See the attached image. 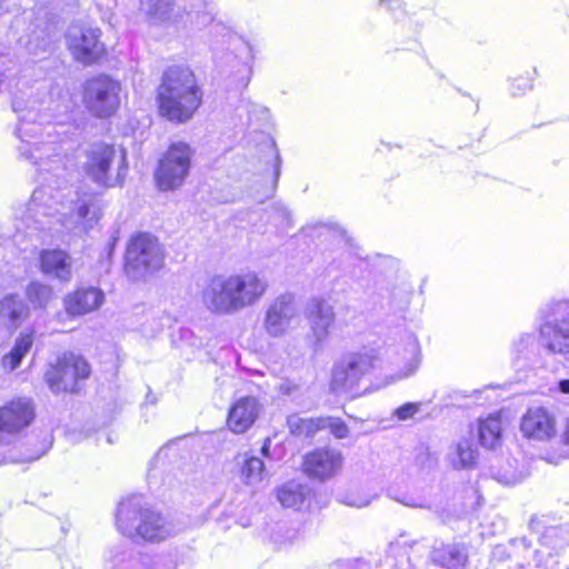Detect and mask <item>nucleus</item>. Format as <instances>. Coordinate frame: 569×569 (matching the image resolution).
I'll use <instances>...</instances> for the list:
<instances>
[{
    "mask_svg": "<svg viewBox=\"0 0 569 569\" xmlns=\"http://www.w3.org/2000/svg\"><path fill=\"white\" fill-rule=\"evenodd\" d=\"M39 114L34 110H28L19 114V124L16 134L20 139L18 152L21 158L37 167L41 182L48 183L52 173L60 177L64 171L60 132L52 123L38 122ZM59 194H51L46 186L37 188L21 218V224L26 233L32 237L36 231H50L53 220L73 232L88 231L98 220L96 197L93 194L79 196L70 199L69 206L58 202Z\"/></svg>",
    "mask_w": 569,
    "mask_h": 569,
    "instance_id": "1",
    "label": "nucleus"
},
{
    "mask_svg": "<svg viewBox=\"0 0 569 569\" xmlns=\"http://www.w3.org/2000/svg\"><path fill=\"white\" fill-rule=\"evenodd\" d=\"M267 288V281L254 271L218 274L203 288L201 299L211 313L233 315L257 303Z\"/></svg>",
    "mask_w": 569,
    "mask_h": 569,
    "instance_id": "2",
    "label": "nucleus"
},
{
    "mask_svg": "<svg viewBox=\"0 0 569 569\" xmlns=\"http://www.w3.org/2000/svg\"><path fill=\"white\" fill-rule=\"evenodd\" d=\"M202 101L193 72L181 66L168 68L157 89L159 114L176 123L189 121Z\"/></svg>",
    "mask_w": 569,
    "mask_h": 569,
    "instance_id": "3",
    "label": "nucleus"
},
{
    "mask_svg": "<svg viewBox=\"0 0 569 569\" xmlns=\"http://www.w3.org/2000/svg\"><path fill=\"white\" fill-rule=\"evenodd\" d=\"M118 531L132 541L160 542L179 531L176 525L139 496L122 500L117 510Z\"/></svg>",
    "mask_w": 569,
    "mask_h": 569,
    "instance_id": "4",
    "label": "nucleus"
},
{
    "mask_svg": "<svg viewBox=\"0 0 569 569\" xmlns=\"http://www.w3.org/2000/svg\"><path fill=\"white\" fill-rule=\"evenodd\" d=\"M84 174L96 184L112 188L121 186L128 172L126 152L118 156L113 144L93 142L84 151L81 164Z\"/></svg>",
    "mask_w": 569,
    "mask_h": 569,
    "instance_id": "5",
    "label": "nucleus"
},
{
    "mask_svg": "<svg viewBox=\"0 0 569 569\" xmlns=\"http://www.w3.org/2000/svg\"><path fill=\"white\" fill-rule=\"evenodd\" d=\"M539 343L551 355L569 353V299H552L539 309Z\"/></svg>",
    "mask_w": 569,
    "mask_h": 569,
    "instance_id": "6",
    "label": "nucleus"
},
{
    "mask_svg": "<svg viewBox=\"0 0 569 569\" xmlns=\"http://www.w3.org/2000/svg\"><path fill=\"white\" fill-rule=\"evenodd\" d=\"M377 360L372 351L351 352L341 357L331 369V391L351 398L359 396L360 383L375 369Z\"/></svg>",
    "mask_w": 569,
    "mask_h": 569,
    "instance_id": "7",
    "label": "nucleus"
},
{
    "mask_svg": "<svg viewBox=\"0 0 569 569\" xmlns=\"http://www.w3.org/2000/svg\"><path fill=\"white\" fill-rule=\"evenodd\" d=\"M164 254L157 238L149 233L132 237L126 251L124 271L132 280H141L160 270Z\"/></svg>",
    "mask_w": 569,
    "mask_h": 569,
    "instance_id": "8",
    "label": "nucleus"
},
{
    "mask_svg": "<svg viewBox=\"0 0 569 569\" xmlns=\"http://www.w3.org/2000/svg\"><path fill=\"white\" fill-rule=\"evenodd\" d=\"M121 83L106 74L87 80L83 88V103L97 118H108L120 106Z\"/></svg>",
    "mask_w": 569,
    "mask_h": 569,
    "instance_id": "9",
    "label": "nucleus"
},
{
    "mask_svg": "<svg viewBox=\"0 0 569 569\" xmlns=\"http://www.w3.org/2000/svg\"><path fill=\"white\" fill-rule=\"evenodd\" d=\"M104 569H177L171 558H152L127 542L110 546L103 556Z\"/></svg>",
    "mask_w": 569,
    "mask_h": 569,
    "instance_id": "10",
    "label": "nucleus"
},
{
    "mask_svg": "<svg viewBox=\"0 0 569 569\" xmlns=\"http://www.w3.org/2000/svg\"><path fill=\"white\" fill-rule=\"evenodd\" d=\"M191 156V148L184 142H176L169 147L156 171L160 190H172L182 184L190 170Z\"/></svg>",
    "mask_w": 569,
    "mask_h": 569,
    "instance_id": "11",
    "label": "nucleus"
},
{
    "mask_svg": "<svg viewBox=\"0 0 569 569\" xmlns=\"http://www.w3.org/2000/svg\"><path fill=\"white\" fill-rule=\"evenodd\" d=\"M90 375L89 363L78 355L64 352L46 372L44 378L49 388L58 393L76 392L78 380L87 379Z\"/></svg>",
    "mask_w": 569,
    "mask_h": 569,
    "instance_id": "12",
    "label": "nucleus"
},
{
    "mask_svg": "<svg viewBox=\"0 0 569 569\" xmlns=\"http://www.w3.org/2000/svg\"><path fill=\"white\" fill-rule=\"evenodd\" d=\"M30 398L19 397L0 407V446L12 443L34 420Z\"/></svg>",
    "mask_w": 569,
    "mask_h": 569,
    "instance_id": "13",
    "label": "nucleus"
},
{
    "mask_svg": "<svg viewBox=\"0 0 569 569\" xmlns=\"http://www.w3.org/2000/svg\"><path fill=\"white\" fill-rule=\"evenodd\" d=\"M140 10L149 27L178 29L184 16L192 19V8L188 9L176 0H140Z\"/></svg>",
    "mask_w": 569,
    "mask_h": 569,
    "instance_id": "14",
    "label": "nucleus"
},
{
    "mask_svg": "<svg viewBox=\"0 0 569 569\" xmlns=\"http://www.w3.org/2000/svg\"><path fill=\"white\" fill-rule=\"evenodd\" d=\"M101 30L92 27L71 26L66 34L67 44L74 59L84 64L96 62L104 52L100 41Z\"/></svg>",
    "mask_w": 569,
    "mask_h": 569,
    "instance_id": "15",
    "label": "nucleus"
},
{
    "mask_svg": "<svg viewBox=\"0 0 569 569\" xmlns=\"http://www.w3.org/2000/svg\"><path fill=\"white\" fill-rule=\"evenodd\" d=\"M390 362L399 370L388 377V382L393 383L411 377L418 370L421 361V350L417 337L406 332L401 340L388 350Z\"/></svg>",
    "mask_w": 569,
    "mask_h": 569,
    "instance_id": "16",
    "label": "nucleus"
},
{
    "mask_svg": "<svg viewBox=\"0 0 569 569\" xmlns=\"http://www.w3.org/2000/svg\"><path fill=\"white\" fill-rule=\"evenodd\" d=\"M306 317L310 325L312 348L319 351L326 345L336 320L333 307L326 299L315 297L306 306Z\"/></svg>",
    "mask_w": 569,
    "mask_h": 569,
    "instance_id": "17",
    "label": "nucleus"
},
{
    "mask_svg": "<svg viewBox=\"0 0 569 569\" xmlns=\"http://www.w3.org/2000/svg\"><path fill=\"white\" fill-rule=\"evenodd\" d=\"M298 316L295 297L290 293L280 295L266 309L263 328L270 337H282Z\"/></svg>",
    "mask_w": 569,
    "mask_h": 569,
    "instance_id": "18",
    "label": "nucleus"
},
{
    "mask_svg": "<svg viewBox=\"0 0 569 569\" xmlns=\"http://www.w3.org/2000/svg\"><path fill=\"white\" fill-rule=\"evenodd\" d=\"M302 232L312 240H318L320 246H328L339 258L347 254L358 256L352 240L338 224L318 222L305 227Z\"/></svg>",
    "mask_w": 569,
    "mask_h": 569,
    "instance_id": "19",
    "label": "nucleus"
},
{
    "mask_svg": "<svg viewBox=\"0 0 569 569\" xmlns=\"http://www.w3.org/2000/svg\"><path fill=\"white\" fill-rule=\"evenodd\" d=\"M262 164L257 173V182L261 184V190L257 189L252 192V197L259 202L274 194L281 174V157L273 140L269 141L264 148Z\"/></svg>",
    "mask_w": 569,
    "mask_h": 569,
    "instance_id": "20",
    "label": "nucleus"
},
{
    "mask_svg": "<svg viewBox=\"0 0 569 569\" xmlns=\"http://www.w3.org/2000/svg\"><path fill=\"white\" fill-rule=\"evenodd\" d=\"M520 431L530 440L549 441L556 437V418L545 407H530L521 418Z\"/></svg>",
    "mask_w": 569,
    "mask_h": 569,
    "instance_id": "21",
    "label": "nucleus"
},
{
    "mask_svg": "<svg viewBox=\"0 0 569 569\" xmlns=\"http://www.w3.org/2000/svg\"><path fill=\"white\" fill-rule=\"evenodd\" d=\"M342 453L332 448H320L305 456L303 471L310 478L321 481L335 477L341 469Z\"/></svg>",
    "mask_w": 569,
    "mask_h": 569,
    "instance_id": "22",
    "label": "nucleus"
},
{
    "mask_svg": "<svg viewBox=\"0 0 569 569\" xmlns=\"http://www.w3.org/2000/svg\"><path fill=\"white\" fill-rule=\"evenodd\" d=\"M104 302V292L93 286L80 287L63 298V308L70 317H81L99 309Z\"/></svg>",
    "mask_w": 569,
    "mask_h": 569,
    "instance_id": "23",
    "label": "nucleus"
},
{
    "mask_svg": "<svg viewBox=\"0 0 569 569\" xmlns=\"http://www.w3.org/2000/svg\"><path fill=\"white\" fill-rule=\"evenodd\" d=\"M429 558L443 569H466L469 562L468 547L463 542H435Z\"/></svg>",
    "mask_w": 569,
    "mask_h": 569,
    "instance_id": "24",
    "label": "nucleus"
},
{
    "mask_svg": "<svg viewBox=\"0 0 569 569\" xmlns=\"http://www.w3.org/2000/svg\"><path fill=\"white\" fill-rule=\"evenodd\" d=\"M531 528L539 532V542L549 550V556L569 545V522L551 523L549 519L531 520Z\"/></svg>",
    "mask_w": 569,
    "mask_h": 569,
    "instance_id": "25",
    "label": "nucleus"
},
{
    "mask_svg": "<svg viewBox=\"0 0 569 569\" xmlns=\"http://www.w3.org/2000/svg\"><path fill=\"white\" fill-rule=\"evenodd\" d=\"M260 412V403L254 397H242L230 408L227 423L234 433L246 432L256 421Z\"/></svg>",
    "mask_w": 569,
    "mask_h": 569,
    "instance_id": "26",
    "label": "nucleus"
},
{
    "mask_svg": "<svg viewBox=\"0 0 569 569\" xmlns=\"http://www.w3.org/2000/svg\"><path fill=\"white\" fill-rule=\"evenodd\" d=\"M41 272L60 282H69L72 278L71 258L60 249L42 250L40 252Z\"/></svg>",
    "mask_w": 569,
    "mask_h": 569,
    "instance_id": "27",
    "label": "nucleus"
},
{
    "mask_svg": "<svg viewBox=\"0 0 569 569\" xmlns=\"http://www.w3.org/2000/svg\"><path fill=\"white\" fill-rule=\"evenodd\" d=\"M30 316L28 303L17 293H7L0 300V319L17 329Z\"/></svg>",
    "mask_w": 569,
    "mask_h": 569,
    "instance_id": "28",
    "label": "nucleus"
},
{
    "mask_svg": "<svg viewBox=\"0 0 569 569\" xmlns=\"http://www.w3.org/2000/svg\"><path fill=\"white\" fill-rule=\"evenodd\" d=\"M537 339L533 333L519 335L511 345V359L518 369L531 366L536 359Z\"/></svg>",
    "mask_w": 569,
    "mask_h": 569,
    "instance_id": "29",
    "label": "nucleus"
},
{
    "mask_svg": "<svg viewBox=\"0 0 569 569\" xmlns=\"http://www.w3.org/2000/svg\"><path fill=\"white\" fill-rule=\"evenodd\" d=\"M311 490L309 486L298 481H289L277 490L278 501L284 508H292L295 510L302 509L309 500Z\"/></svg>",
    "mask_w": 569,
    "mask_h": 569,
    "instance_id": "30",
    "label": "nucleus"
},
{
    "mask_svg": "<svg viewBox=\"0 0 569 569\" xmlns=\"http://www.w3.org/2000/svg\"><path fill=\"white\" fill-rule=\"evenodd\" d=\"M33 330H24L16 338L11 351L2 358V365L6 369L13 371L17 369L27 353L33 346Z\"/></svg>",
    "mask_w": 569,
    "mask_h": 569,
    "instance_id": "31",
    "label": "nucleus"
},
{
    "mask_svg": "<svg viewBox=\"0 0 569 569\" xmlns=\"http://www.w3.org/2000/svg\"><path fill=\"white\" fill-rule=\"evenodd\" d=\"M449 460L455 469L471 468L478 456L471 439L462 438L449 451Z\"/></svg>",
    "mask_w": 569,
    "mask_h": 569,
    "instance_id": "32",
    "label": "nucleus"
},
{
    "mask_svg": "<svg viewBox=\"0 0 569 569\" xmlns=\"http://www.w3.org/2000/svg\"><path fill=\"white\" fill-rule=\"evenodd\" d=\"M478 438L482 447L488 449L496 448L501 440V420L497 415H490L479 421Z\"/></svg>",
    "mask_w": 569,
    "mask_h": 569,
    "instance_id": "33",
    "label": "nucleus"
},
{
    "mask_svg": "<svg viewBox=\"0 0 569 569\" xmlns=\"http://www.w3.org/2000/svg\"><path fill=\"white\" fill-rule=\"evenodd\" d=\"M26 297L33 309H46L54 297L51 286L32 281L26 288Z\"/></svg>",
    "mask_w": 569,
    "mask_h": 569,
    "instance_id": "34",
    "label": "nucleus"
},
{
    "mask_svg": "<svg viewBox=\"0 0 569 569\" xmlns=\"http://www.w3.org/2000/svg\"><path fill=\"white\" fill-rule=\"evenodd\" d=\"M192 23H196V28H201L210 24V33L212 37H221L222 42H226L233 36L232 28L221 21H217L213 17L204 11H196L192 16Z\"/></svg>",
    "mask_w": 569,
    "mask_h": 569,
    "instance_id": "35",
    "label": "nucleus"
},
{
    "mask_svg": "<svg viewBox=\"0 0 569 569\" xmlns=\"http://www.w3.org/2000/svg\"><path fill=\"white\" fill-rule=\"evenodd\" d=\"M266 477L264 462L258 457H246L241 466V479L247 486H256Z\"/></svg>",
    "mask_w": 569,
    "mask_h": 569,
    "instance_id": "36",
    "label": "nucleus"
},
{
    "mask_svg": "<svg viewBox=\"0 0 569 569\" xmlns=\"http://www.w3.org/2000/svg\"><path fill=\"white\" fill-rule=\"evenodd\" d=\"M287 423L290 432L296 436L312 437L318 430H320V418L306 419L297 415H292L288 417Z\"/></svg>",
    "mask_w": 569,
    "mask_h": 569,
    "instance_id": "37",
    "label": "nucleus"
},
{
    "mask_svg": "<svg viewBox=\"0 0 569 569\" xmlns=\"http://www.w3.org/2000/svg\"><path fill=\"white\" fill-rule=\"evenodd\" d=\"M246 48V58L244 61L241 63L238 72L240 73L239 81L243 87H247L251 80L252 76V63L256 59V49L252 43L249 41L243 42Z\"/></svg>",
    "mask_w": 569,
    "mask_h": 569,
    "instance_id": "38",
    "label": "nucleus"
},
{
    "mask_svg": "<svg viewBox=\"0 0 569 569\" xmlns=\"http://www.w3.org/2000/svg\"><path fill=\"white\" fill-rule=\"evenodd\" d=\"M328 429L337 439H345L349 436V428L340 418L322 417L320 418V430Z\"/></svg>",
    "mask_w": 569,
    "mask_h": 569,
    "instance_id": "39",
    "label": "nucleus"
},
{
    "mask_svg": "<svg viewBox=\"0 0 569 569\" xmlns=\"http://www.w3.org/2000/svg\"><path fill=\"white\" fill-rule=\"evenodd\" d=\"M271 217L276 224L282 228L291 227V213L289 209L281 203H273L271 207Z\"/></svg>",
    "mask_w": 569,
    "mask_h": 569,
    "instance_id": "40",
    "label": "nucleus"
},
{
    "mask_svg": "<svg viewBox=\"0 0 569 569\" xmlns=\"http://www.w3.org/2000/svg\"><path fill=\"white\" fill-rule=\"evenodd\" d=\"M167 447H162L151 462V467L148 472V481L150 486H158L159 467L162 465L163 459L167 457Z\"/></svg>",
    "mask_w": 569,
    "mask_h": 569,
    "instance_id": "41",
    "label": "nucleus"
},
{
    "mask_svg": "<svg viewBox=\"0 0 569 569\" xmlns=\"http://www.w3.org/2000/svg\"><path fill=\"white\" fill-rule=\"evenodd\" d=\"M419 408L420 403L407 402L396 409L395 416L398 418V420L405 421L412 418L419 411Z\"/></svg>",
    "mask_w": 569,
    "mask_h": 569,
    "instance_id": "42",
    "label": "nucleus"
},
{
    "mask_svg": "<svg viewBox=\"0 0 569 569\" xmlns=\"http://www.w3.org/2000/svg\"><path fill=\"white\" fill-rule=\"evenodd\" d=\"M532 88V81L526 77L515 78L510 86L512 96H520Z\"/></svg>",
    "mask_w": 569,
    "mask_h": 569,
    "instance_id": "43",
    "label": "nucleus"
},
{
    "mask_svg": "<svg viewBox=\"0 0 569 569\" xmlns=\"http://www.w3.org/2000/svg\"><path fill=\"white\" fill-rule=\"evenodd\" d=\"M338 569H371V565L365 559H353L339 565Z\"/></svg>",
    "mask_w": 569,
    "mask_h": 569,
    "instance_id": "44",
    "label": "nucleus"
},
{
    "mask_svg": "<svg viewBox=\"0 0 569 569\" xmlns=\"http://www.w3.org/2000/svg\"><path fill=\"white\" fill-rule=\"evenodd\" d=\"M47 450H48V446L46 443H41V446L37 450L22 456L19 459V461H21V462L34 461V460L39 459L41 456H43Z\"/></svg>",
    "mask_w": 569,
    "mask_h": 569,
    "instance_id": "45",
    "label": "nucleus"
},
{
    "mask_svg": "<svg viewBox=\"0 0 569 569\" xmlns=\"http://www.w3.org/2000/svg\"><path fill=\"white\" fill-rule=\"evenodd\" d=\"M402 505L411 508H426V505L421 502L419 499L410 497V496H403L402 498H395Z\"/></svg>",
    "mask_w": 569,
    "mask_h": 569,
    "instance_id": "46",
    "label": "nucleus"
},
{
    "mask_svg": "<svg viewBox=\"0 0 569 569\" xmlns=\"http://www.w3.org/2000/svg\"><path fill=\"white\" fill-rule=\"evenodd\" d=\"M298 386L290 380H283L279 385V392L284 396H290L297 390Z\"/></svg>",
    "mask_w": 569,
    "mask_h": 569,
    "instance_id": "47",
    "label": "nucleus"
},
{
    "mask_svg": "<svg viewBox=\"0 0 569 569\" xmlns=\"http://www.w3.org/2000/svg\"><path fill=\"white\" fill-rule=\"evenodd\" d=\"M341 501L348 506L357 507V508H362V507H366L369 505L368 499H353V498L345 497Z\"/></svg>",
    "mask_w": 569,
    "mask_h": 569,
    "instance_id": "48",
    "label": "nucleus"
},
{
    "mask_svg": "<svg viewBox=\"0 0 569 569\" xmlns=\"http://www.w3.org/2000/svg\"><path fill=\"white\" fill-rule=\"evenodd\" d=\"M378 7H388L390 9H393L395 7H400V2L398 0H379Z\"/></svg>",
    "mask_w": 569,
    "mask_h": 569,
    "instance_id": "49",
    "label": "nucleus"
},
{
    "mask_svg": "<svg viewBox=\"0 0 569 569\" xmlns=\"http://www.w3.org/2000/svg\"><path fill=\"white\" fill-rule=\"evenodd\" d=\"M558 390L561 393L569 395V379H562L558 382Z\"/></svg>",
    "mask_w": 569,
    "mask_h": 569,
    "instance_id": "50",
    "label": "nucleus"
},
{
    "mask_svg": "<svg viewBox=\"0 0 569 569\" xmlns=\"http://www.w3.org/2000/svg\"><path fill=\"white\" fill-rule=\"evenodd\" d=\"M561 440L565 445L569 446V419L566 420L565 428L561 433Z\"/></svg>",
    "mask_w": 569,
    "mask_h": 569,
    "instance_id": "51",
    "label": "nucleus"
},
{
    "mask_svg": "<svg viewBox=\"0 0 569 569\" xmlns=\"http://www.w3.org/2000/svg\"><path fill=\"white\" fill-rule=\"evenodd\" d=\"M270 445H271V440L269 438L264 439V442L261 447V453L264 456V457H268L269 453H270Z\"/></svg>",
    "mask_w": 569,
    "mask_h": 569,
    "instance_id": "52",
    "label": "nucleus"
},
{
    "mask_svg": "<svg viewBox=\"0 0 569 569\" xmlns=\"http://www.w3.org/2000/svg\"><path fill=\"white\" fill-rule=\"evenodd\" d=\"M519 542L521 543V546H522L523 548H528V547L530 546V545L528 543L527 538H521V539L519 540Z\"/></svg>",
    "mask_w": 569,
    "mask_h": 569,
    "instance_id": "53",
    "label": "nucleus"
},
{
    "mask_svg": "<svg viewBox=\"0 0 569 569\" xmlns=\"http://www.w3.org/2000/svg\"><path fill=\"white\" fill-rule=\"evenodd\" d=\"M498 480H499L500 482H503V483H507V485H509V483H511V482H512L511 480H509V479H507V478H505V477L499 478Z\"/></svg>",
    "mask_w": 569,
    "mask_h": 569,
    "instance_id": "54",
    "label": "nucleus"
},
{
    "mask_svg": "<svg viewBox=\"0 0 569 569\" xmlns=\"http://www.w3.org/2000/svg\"><path fill=\"white\" fill-rule=\"evenodd\" d=\"M13 109H14L16 112H18L17 103H13Z\"/></svg>",
    "mask_w": 569,
    "mask_h": 569,
    "instance_id": "55",
    "label": "nucleus"
},
{
    "mask_svg": "<svg viewBox=\"0 0 569 569\" xmlns=\"http://www.w3.org/2000/svg\"><path fill=\"white\" fill-rule=\"evenodd\" d=\"M569 569V568H568Z\"/></svg>",
    "mask_w": 569,
    "mask_h": 569,
    "instance_id": "56",
    "label": "nucleus"
}]
</instances>
